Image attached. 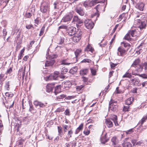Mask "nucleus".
<instances>
[{
  "mask_svg": "<svg viewBox=\"0 0 147 147\" xmlns=\"http://www.w3.org/2000/svg\"><path fill=\"white\" fill-rule=\"evenodd\" d=\"M105 7L103 6H101L100 4L98 5L95 7V9H96V10L97 11H98L100 9L103 8H104Z\"/></svg>",
  "mask_w": 147,
  "mask_h": 147,
  "instance_id": "37",
  "label": "nucleus"
},
{
  "mask_svg": "<svg viewBox=\"0 0 147 147\" xmlns=\"http://www.w3.org/2000/svg\"><path fill=\"white\" fill-rule=\"evenodd\" d=\"M78 68L77 67H74L70 70L69 72L73 74L76 72Z\"/></svg>",
  "mask_w": 147,
  "mask_h": 147,
  "instance_id": "28",
  "label": "nucleus"
},
{
  "mask_svg": "<svg viewBox=\"0 0 147 147\" xmlns=\"http://www.w3.org/2000/svg\"><path fill=\"white\" fill-rule=\"evenodd\" d=\"M80 19L78 18V16H75L74 17L72 22H74V23H75L77 22Z\"/></svg>",
  "mask_w": 147,
  "mask_h": 147,
  "instance_id": "40",
  "label": "nucleus"
},
{
  "mask_svg": "<svg viewBox=\"0 0 147 147\" xmlns=\"http://www.w3.org/2000/svg\"><path fill=\"white\" fill-rule=\"evenodd\" d=\"M55 62V60L54 58L51 59H49L48 61H47L45 64L46 67H48L50 66H52L53 65Z\"/></svg>",
  "mask_w": 147,
  "mask_h": 147,
  "instance_id": "15",
  "label": "nucleus"
},
{
  "mask_svg": "<svg viewBox=\"0 0 147 147\" xmlns=\"http://www.w3.org/2000/svg\"><path fill=\"white\" fill-rule=\"evenodd\" d=\"M58 3L57 2H55L53 3L54 8L55 9L58 8Z\"/></svg>",
  "mask_w": 147,
  "mask_h": 147,
  "instance_id": "50",
  "label": "nucleus"
},
{
  "mask_svg": "<svg viewBox=\"0 0 147 147\" xmlns=\"http://www.w3.org/2000/svg\"><path fill=\"white\" fill-rule=\"evenodd\" d=\"M111 141L114 147H119V145L117 144L118 140L116 137H113L111 139Z\"/></svg>",
  "mask_w": 147,
  "mask_h": 147,
  "instance_id": "17",
  "label": "nucleus"
},
{
  "mask_svg": "<svg viewBox=\"0 0 147 147\" xmlns=\"http://www.w3.org/2000/svg\"><path fill=\"white\" fill-rule=\"evenodd\" d=\"M60 63L61 64L64 65H69L72 63L68 58L62 60Z\"/></svg>",
  "mask_w": 147,
  "mask_h": 147,
  "instance_id": "16",
  "label": "nucleus"
},
{
  "mask_svg": "<svg viewBox=\"0 0 147 147\" xmlns=\"http://www.w3.org/2000/svg\"><path fill=\"white\" fill-rule=\"evenodd\" d=\"M117 102L116 101L113 100L112 99H111L109 102V105H117Z\"/></svg>",
  "mask_w": 147,
  "mask_h": 147,
  "instance_id": "48",
  "label": "nucleus"
},
{
  "mask_svg": "<svg viewBox=\"0 0 147 147\" xmlns=\"http://www.w3.org/2000/svg\"><path fill=\"white\" fill-rule=\"evenodd\" d=\"M9 81L7 82L6 83V84L5 86V87L8 90H9Z\"/></svg>",
  "mask_w": 147,
  "mask_h": 147,
  "instance_id": "52",
  "label": "nucleus"
},
{
  "mask_svg": "<svg viewBox=\"0 0 147 147\" xmlns=\"http://www.w3.org/2000/svg\"><path fill=\"white\" fill-rule=\"evenodd\" d=\"M83 132L84 134L86 135H88L89 134L90 131L89 130H85Z\"/></svg>",
  "mask_w": 147,
  "mask_h": 147,
  "instance_id": "62",
  "label": "nucleus"
},
{
  "mask_svg": "<svg viewBox=\"0 0 147 147\" xmlns=\"http://www.w3.org/2000/svg\"><path fill=\"white\" fill-rule=\"evenodd\" d=\"M85 51L87 52L90 51L91 53H93L94 50L90 46H88L85 49Z\"/></svg>",
  "mask_w": 147,
  "mask_h": 147,
  "instance_id": "33",
  "label": "nucleus"
},
{
  "mask_svg": "<svg viewBox=\"0 0 147 147\" xmlns=\"http://www.w3.org/2000/svg\"><path fill=\"white\" fill-rule=\"evenodd\" d=\"M82 34V32L81 31H79V34H78L77 35L74 36L72 38V41L75 42L79 41L81 38Z\"/></svg>",
  "mask_w": 147,
  "mask_h": 147,
  "instance_id": "10",
  "label": "nucleus"
},
{
  "mask_svg": "<svg viewBox=\"0 0 147 147\" xmlns=\"http://www.w3.org/2000/svg\"><path fill=\"white\" fill-rule=\"evenodd\" d=\"M33 14L30 12H26L25 14V16L27 18H30Z\"/></svg>",
  "mask_w": 147,
  "mask_h": 147,
  "instance_id": "44",
  "label": "nucleus"
},
{
  "mask_svg": "<svg viewBox=\"0 0 147 147\" xmlns=\"http://www.w3.org/2000/svg\"><path fill=\"white\" fill-rule=\"evenodd\" d=\"M136 31L135 30H131V31H130V32H129V33H130V34L132 37H134L136 36Z\"/></svg>",
  "mask_w": 147,
  "mask_h": 147,
  "instance_id": "41",
  "label": "nucleus"
},
{
  "mask_svg": "<svg viewBox=\"0 0 147 147\" xmlns=\"http://www.w3.org/2000/svg\"><path fill=\"white\" fill-rule=\"evenodd\" d=\"M147 119V116H146L144 117L141 119V123L143 124L146 120Z\"/></svg>",
  "mask_w": 147,
  "mask_h": 147,
  "instance_id": "54",
  "label": "nucleus"
},
{
  "mask_svg": "<svg viewBox=\"0 0 147 147\" xmlns=\"http://www.w3.org/2000/svg\"><path fill=\"white\" fill-rule=\"evenodd\" d=\"M73 143V142H71L69 143H66L65 144L66 145L65 147H70V146H72Z\"/></svg>",
  "mask_w": 147,
  "mask_h": 147,
  "instance_id": "51",
  "label": "nucleus"
},
{
  "mask_svg": "<svg viewBox=\"0 0 147 147\" xmlns=\"http://www.w3.org/2000/svg\"><path fill=\"white\" fill-rule=\"evenodd\" d=\"M45 27L44 26H43L40 31L39 35L40 36H42L44 33V32L45 30Z\"/></svg>",
  "mask_w": 147,
  "mask_h": 147,
  "instance_id": "47",
  "label": "nucleus"
},
{
  "mask_svg": "<svg viewBox=\"0 0 147 147\" xmlns=\"http://www.w3.org/2000/svg\"><path fill=\"white\" fill-rule=\"evenodd\" d=\"M99 2L98 0H88L85 1L83 4V6L86 8L91 7Z\"/></svg>",
  "mask_w": 147,
  "mask_h": 147,
  "instance_id": "2",
  "label": "nucleus"
},
{
  "mask_svg": "<svg viewBox=\"0 0 147 147\" xmlns=\"http://www.w3.org/2000/svg\"><path fill=\"white\" fill-rule=\"evenodd\" d=\"M106 125L109 128H110L113 127V124L112 121L110 119H106L105 121Z\"/></svg>",
  "mask_w": 147,
  "mask_h": 147,
  "instance_id": "19",
  "label": "nucleus"
},
{
  "mask_svg": "<svg viewBox=\"0 0 147 147\" xmlns=\"http://www.w3.org/2000/svg\"><path fill=\"white\" fill-rule=\"evenodd\" d=\"M5 94L6 96L8 97H12L13 96V94H10L9 92H6Z\"/></svg>",
  "mask_w": 147,
  "mask_h": 147,
  "instance_id": "55",
  "label": "nucleus"
},
{
  "mask_svg": "<svg viewBox=\"0 0 147 147\" xmlns=\"http://www.w3.org/2000/svg\"><path fill=\"white\" fill-rule=\"evenodd\" d=\"M33 104L36 107L39 106L40 108H44L46 106V105L44 103L37 100L34 101Z\"/></svg>",
  "mask_w": 147,
  "mask_h": 147,
  "instance_id": "12",
  "label": "nucleus"
},
{
  "mask_svg": "<svg viewBox=\"0 0 147 147\" xmlns=\"http://www.w3.org/2000/svg\"><path fill=\"white\" fill-rule=\"evenodd\" d=\"M136 67L137 68L136 69V71L138 72H141L142 70L143 67L140 65H138Z\"/></svg>",
  "mask_w": 147,
  "mask_h": 147,
  "instance_id": "35",
  "label": "nucleus"
},
{
  "mask_svg": "<svg viewBox=\"0 0 147 147\" xmlns=\"http://www.w3.org/2000/svg\"><path fill=\"white\" fill-rule=\"evenodd\" d=\"M54 86V84H49L46 86V90L47 92H49L52 91Z\"/></svg>",
  "mask_w": 147,
  "mask_h": 147,
  "instance_id": "14",
  "label": "nucleus"
},
{
  "mask_svg": "<svg viewBox=\"0 0 147 147\" xmlns=\"http://www.w3.org/2000/svg\"><path fill=\"white\" fill-rule=\"evenodd\" d=\"M106 134H105L103 137L101 138V142L102 143L105 144L108 141V139L106 138Z\"/></svg>",
  "mask_w": 147,
  "mask_h": 147,
  "instance_id": "29",
  "label": "nucleus"
},
{
  "mask_svg": "<svg viewBox=\"0 0 147 147\" xmlns=\"http://www.w3.org/2000/svg\"><path fill=\"white\" fill-rule=\"evenodd\" d=\"M64 41V38H60L57 41V43L59 45H62L63 44Z\"/></svg>",
  "mask_w": 147,
  "mask_h": 147,
  "instance_id": "34",
  "label": "nucleus"
},
{
  "mask_svg": "<svg viewBox=\"0 0 147 147\" xmlns=\"http://www.w3.org/2000/svg\"><path fill=\"white\" fill-rule=\"evenodd\" d=\"M134 24L136 25V27L139 28L141 30L145 28L146 26V24L145 21H141L140 19H136L135 20Z\"/></svg>",
  "mask_w": 147,
  "mask_h": 147,
  "instance_id": "1",
  "label": "nucleus"
},
{
  "mask_svg": "<svg viewBox=\"0 0 147 147\" xmlns=\"http://www.w3.org/2000/svg\"><path fill=\"white\" fill-rule=\"evenodd\" d=\"M144 4L143 3H138L136 5V7L140 10L142 11L143 10Z\"/></svg>",
  "mask_w": 147,
  "mask_h": 147,
  "instance_id": "21",
  "label": "nucleus"
},
{
  "mask_svg": "<svg viewBox=\"0 0 147 147\" xmlns=\"http://www.w3.org/2000/svg\"><path fill=\"white\" fill-rule=\"evenodd\" d=\"M88 69H85L80 70V75L83 76L86 75L88 73Z\"/></svg>",
  "mask_w": 147,
  "mask_h": 147,
  "instance_id": "27",
  "label": "nucleus"
},
{
  "mask_svg": "<svg viewBox=\"0 0 147 147\" xmlns=\"http://www.w3.org/2000/svg\"><path fill=\"white\" fill-rule=\"evenodd\" d=\"M91 62V60L89 59L86 58L84 59L82 61V63H90Z\"/></svg>",
  "mask_w": 147,
  "mask_h": 147,
  "instance_id": "43",
  "label": "nucleus"
},
{
  "mask_svg": "<svg viewBox=\"0 0 147 147\" xmlns=\"http://www.w3.org/2000/svg\"><path fill=\"white\" fill-rule=\"evenodd\" d=\"M140 81L138 78H134L131 79L130 80V83L134 85L138 84Z\"/></svg>",
  "mask_w": 147,
  "mask_h": 147,
  "instance_id": "20",
  "label": "nucleus"
},
{
  "mask_svg": "<svg viewBox=\"0 0 147 147\" xmlns=\"http://www.w3.org/2000/svg\"><path fill=\"white\" fill-rule=\"evenodd\" d=\"M131 77V73L128 72H126V73L123 76V78H130Z\"/></svg>",
  "mask_w": 147,
  "mask_h": 147,
  "instance_id": "38",
  "label": "nucleus"
},
{
  "mask_svg": "<svg viewBox=\"0 0 147 147\" xmlns=\"http://www.w3.org/2000/svg\"><path fill=\"white\" fill-rule=\"evenodd\" d=\"M26 67L25 66L24 68L22 67L19 69L18 71V74L20 75H22V79L23 80L25 77V72L26 71Z\"/></svg>",
  "mask_w": 147,
  "mask_h": 147,
  "instance_id": "13",
  "label": "nucleus"
},
{
  "mask_svg": "<svg viewBox=\"0 0 147 147\" xmlns=\"http://www.w3.org/2000/svg\"><path fill=\"white\" fill-rule=\"evenodd\" d=\"M66 96V95L62 94L57 96L56 97V100L57 101H61V99H62L63 98L65 97Z\"/></svg>",
  "mask_w": 147,
  "mask_h": 147,
  "instance_id": "32",
  "label": "nucleus"
},
{
  "mask_svg": "<svg viewBox=\"0 0 147 147\" xmlns=\"http://www.w3.org/2000/svg\"><path fill=\"white\" fill-rule=\"evenodd\" d=\"M29 11H30V12L32 13L33 15H34L35 11V5H32L31 7L30 8Z\"/></svg>",
  "mask_w": 147,
  "mask_h": 147,
  "instance_id": "39",
  "label": "nucleus"
},
{
  "mask_svg": "<svg viewBox=\"0 0 147 147\" xmlns=\"http://www.w3.org/2000/svg\"><path fill=\"white\" fill-rule=\"evenodd\" d=\"M118 106L117 105H109V110L110 111L115 112L117 110Z\"/></svg>",
  "mask_w": 147,
  "mask_h": 147,
  "instance_id": "18",
  "label": "nucleus"
},
{
  "mask_svg": "<svg viewBox=\"0 0 147 147\" xmlns=\"http://www.w3.org/2000/svg\"><path fill=\"white\" fill-rule=\"evenodd\" d=\"M133 132L132 129H130L128 130L125 131L126 134H131Z\"/></svg>",
  "mask_w": 147,
  "mask_h": 147,
  "instance_id": "49",
  "label": "nucleus"
},
{
  "mask_svg": "<svg viewBox=\"0 0 147 147\" xmlns=\"http://www.w3.org/2000/svg\"><path fill=\"white\" fill-rule=\"evenodd\" d=\"M81 52V50L80 49H77L75 52L76 55V59L78 58V56H79Z\"/></svg>",
  "mask_w": 147,
  "mask_h": 147,
  "instance_id": "30",
  "label": "nucleus"
},
{
  "mask_svg": "<svg viewBox=\"0 0 147 147\" xmlns=\"http://www.w3.org/2000/svg\"><path fill=\"white\" fill-rule=\"evenodd\" d=\"M130 33H129V32L128 33H127L125 36V40H131V38H130Z\"/></svg>",
  "mask_w": 147,
  "mask_h": 147,
  "instance_id": "42",
  "label": "nucleus"
},
{
  "mask_svg": "<svg viewBox=\"0 0 147 147\" xmlns=\"http://www.w3.org/2000/svg\"><path fill=\"white\" fill-rule=\"evenodd\" d=\"M134 98L132 97H130L127 98L126 100V104L128 105L131 104L133 101Z\"/></svg>",
  "mask_w": 147,
  "mask_h": 147,
  "instance_id": "24",
  "label": "nucleus"
},
{
  "mask_svg": "<svg viewBox=\"0 0 147 147\" xmlns=\"http://www.w3.org/2000/svg\"><path fill=\"white\" fill-rule=\"evenodd\" d=\"M7 32L6 31V29H4L3 30V36L4 37V38H5V36L7 34Z\"/></svg>",
  "mask_w": 147,
  "mask_h": 147,
  "instance_id": "59",
  "label": "nucleus"
},
{
  "mask_svg": "<svg viewBox=\"0 0 147 147\" xmlns=\"http://www.w3.org/2000/svg\"><path fill=\"white\" fill-rule=\"evenodd\" d=\"M65 114L67 115H69V111L68 109H66L65 110L64 112Z\"/></svg>",
  "mask_w": 147,
  "mask_h": 147,
  "instance_id": "64",
  "label": "nucleus"
},
{
  "mask_svg": "<svg viewBox=\"0 0 147 147\" xmlns=\"http://www.w3.org/2000/svg\"><path fill=\"white\" fill-rule=\"evenodd\" d=\"M83 123H81L79 127L77 128V129L78 130H79L80 131L83 128Z\"/></svg>",
  "mask_w": 147,
  "mask_h": 147,
  "instance_id": "63",
  "label": "nucleus"
},
{
  "mask_svg": "<svg viewBox=\"0 0 147 147\" xmlns=\"http://www.w3.org/2000/svg\"><path fill=\"white\" fill-rule=\"evenodd\" d=\"M91 71L92 74L95 75L96 74V71L95 69L91 68Z\"/></svg>",
  "mask_w": 147,
  "mask_h": 147,
  "instance_id": "61",
  "label": "nucleus"
},
{
  "mask_svg": "<svg viewBox=\"0 0 147 147\" xmlns=\"http://www.w3.org/2000/svg\"><path fill=\"white\" fill-rule=\"evenodd\" d=\"M58 132L59 133V134L60 135V134L62 133V128L61 126H58Z\"/></svg>",
  "mask_w": 147,
  "mask_h": 147,
  "instance_id": "57",
  "label": "nucleus"
},
{
  "mask_svg": "<svg viewBox=\"0 0 147 147\" xmlns=\"http://www.w3.org/2000/svg\"><path fill=\"white\" fill-rule=\"evenodd\" d=\"M59 29H67V27L66 26L62 25L59 26Z\"/></svg>",
  "mask_w": 147,
  "mask_h": 147,
  "instance_id": "60",
  "label": "nucleus"
},
{
  "mask_svg": "<svg viewBox=\"0 0 147 147\" xmlns=\"http://www.w3.org/2000/svg\"><path fill=\"white\" fill-rule=\"evenodd\" d=\"M143 141L142 140L139 141L137 142L136 143V145H141L142 144H143Z\"/></svg>",
  "mask_w": 147,
  "mask_h": 147,
  "instance_id": "58",
  "label": "nucleus"
},
{
  "mask_svg": "<svg viewBox=\"0 0 147 147\" xmlns=\"http://www.w3.org/2000/svg\"><path fill=\"white\" fill-rule=\"evenodd\" d=\"M140 62V60L139 59H136L131 65V66L136 67L137 66H138V65H139L138 64Z\"/></svg>",
  "mask_w": 147,
  "mask_h": 147,
  "instance_id": "26",
  "label": "nucleus"
},
{
  "mask_svg": "<svg viewBox=\"0 0 147 147\" xmlns=\"http://www.w3.org/2000/svg\"><path fill=\"white\" fill-rule=\"evenodd\" d=\"M125 52V50L123 48L119 47L118 49L117 54L118 56H123Z\"/></svg>",
  "mask_w": 147,
  "mask_h": 147,
  "instance_id": "9",
  "label": "nucleus"
},
{
  "mask_svg": "<svg viewBox=\"0 0 147 147\" xmlns=\"http://www.w3.org/2000/svg\"><path fill=\"white\" fill-rule=\"evenodd\" d=\"M111 119L113 121L116 126L118 125V124L117 122V116L115 115H112L111 117Z\"/></svg>",
  "mask_w": 147,
  "mask_h": 147,
  "instance_id": "23",
  "label": "nucleus"
},
{
  "mask_svg": "<svg viewBox=\"0 0 147 147\" xmlns=\"http://www.w3.org/2000/svg\"><path fill=\"white\" fill-rule=\"evenodd\" d=\"M68 69L64 67L61 69V73L62 74H65L67 72Z\"/></svg>",
  "mask_w": 147,
  "mask_h": 147,
  "instance_id": "36",
  "label": "nucleus"
},
{
  "mask_svg": "<svg viewBox=\"0 0 147 147\" xmlns=\"http://www.w3.org/2000/svg\"><path fill=\"white\" fill-rule=\"evenodd\" d=\"M60 88V86H57L55 87L54 92L55 95H57V94L61 92Z\"/></svg>",
  "mask_w": 147,
  "mask_h": 147,
  "instance_id": "31",
  "label": "nucleus"
},
{
  "mask_svg": "<svg viewBox=\"0 0 147 147\" xmlns=\"http://www.w3.org/2000/svg\"><path fill=\"white\" fill-rule=\"evenodd\" d=\"M84 24L86 27L88 29H92L94 25L93 22L89 19H87L84 21Z\"/></svg>",
  "mask_w": 147,
  "mask_h": 147,
  "instance_id": "5",
  "label": "nucleus"
},
{
  "mask_svg": "<svg viewBox=\"0 0 147 147\" xmlns=\"http://www.w3.org/2000/svg\"><path fill=\"white\" fill-rule=\"evenodd\" d=\"M75 10L77 13L81 16H83L84 15V13L81 5L79 4L77 5L76 7Z\"/></svg>",
  "mask_w": 147,
  "mask_h": 147,
  "instance_id": "7",
  "label": "nucleus"
},
{
  "mask_svg": "<svg viewBox=\"0 0 147 147\" xmlns=\"http://www.w3.org/2000/svg\"><path fill=\"white\" fill-rule=\"evenodd\" d=\"M83 22L80 19L79 20V21L76 23L77 27H79L81 26L82 24H83Z\"/></svg>",
  "mask_w": 147,
  "mask_h": 147,
  "instance_id": "45",
  "label": "nucleus"
},
{
  "mask_svg": "<svg viewBox=\"0 0 147 147\" xmlns=\"http://www.w3.org/2000/svg\"><path fill=\"white\" fill-rule=\"evenodd\" d=\"M73 17V15L71 13H69L65 16L63 18L61 21L66 22L70 21Z\"/></svg>",
  "mask_w": 147,
  "mask_h": 147,
  "instance_id": "8",
  "label": "nucleus"
},
{
  "mask_svg": "<svg viewBox=\"0 0 147 147\" xmlns=\"http://www.w3.org/2000/svg\"><path fill=\"white\" fill-rule=\"evenodd\" d=\"M73 133V132L71 129L68 132L67 135L66 136V138H65V139H66L67 141H69V139L72 137V135Z\"/></svg>",
  "mask_w": 147,
  "mask_h": 147,
  "instance_id": "22",
  "label": "nucleus"
},
{
  "mask_svg": "<svg viewBox=\"0 0 147 147\" xmlns=\"http://www.w3.org/2000/svg\"><path fill=\"white\" fill-rule=\"evenodd\" d=\"M124 106V108L123 109V110L125 111H128V109L129 108V107L128 106Z\"/></svg>",
  "mask_w": 147,
  "mask_h": 147,
  "instance_id": "56",
  "label": "nucleus"
},
{
  "mask_svg": "<svg viewBox=\"0 0 147 147\" xmlns=\"http://www.w3.org/2000/svg\"><path fill=\"white\" fill-rule=\"evenodd\" d=\"M59 72L57 71H55L53 74H51L48 76L47 77L45 78L46 80H57L59 77Z\"/></svg>",
  "mask_w": 147,
  "mask_h": 147,
  "instance_id": "4",
  "label": "nucleus"
},
{
  "mask_svg": "<svg viewBox=\"0 0 147 147\" xmlns=\"http://www.w3.org/2000/svg\"><path fill=\"white\" fill-rule=\"evenodd\" d=\"M9 0H0V8L3 9L7 5Z\"/></svg>",
  "mask_w": 147,
  "mask_h": 147,
  "instance_id": "11",
  "label": "nucleus"
},
{
  "mask_svg": "<svg viewBox=\"0 0 147 147\" xmlns=\"http://www.w3.org/2000/svg\"><path fill=\"white\" fill-rule=\"evenodd\" d=\"M29 105L30 106V108L29 109V111L30 112H31L32 111L34 110V108L33 106L31 103L29 102Z\"/></svg>",
  "mask_w": 147,
  "mask_h": 147,
  "instance_id": "46",
  "label": "nucleus"
},
{
  "mask_svg": "<svg viewBox=\"0 0 147 147\" xmlns=\"http://www.w3.org/2000/svg\"><path fill=\"white\" fill-rule=\"evenodd\" d=\"M139 76L143 78H147V74H141L139 75Z\"/></svg>",
  "mask_w": 147,
  "mask_h": 147,
  "instance_id": "53",
  "label": "nucleus"
},
{
  "mask_svg": "<svg viewBox=\"0 0 147 147\" xmlns=\"http://www.w3.org/2000/svg\"><path fill=\"white\" fill-rule=\"evenodd\" d=\"M122 144L123 147H132L131 144L129 142L124 141Z\"/></svg>",
  "mask_w": 147,
  "mask_h": 147,
  "instance_id": "25",
  "label": "nucleus"
},
{
  "mask_svg": "<svg viewBox=\"0 0 147 147\" xmlns=\"http://www.w3.org/2000/svg\"><path fill=\"white\" fill-rule=\"evenodd\" d=\"M76 30V28L73 26L69 27L67 29L66 34L70 36L73 35L75 34Z\"/></svg>",
  "mask_w": 147,
  "mask_h": 147,
  "instance_id": "6",
  "label": "nucleus"
},
{
  "mask_svg": "<svg viewBox=\"0 0 147 147\" xmlns=\"http://www.w3.org/2000/svg\"><path fill=\"white\" fill-rule=\"evenodd\" d=\"M40 10L43 13H45L49 11V6L46 2L43 1L41 4L40 7Z\"/></svg>",
  "mask_w": 147,
  "mask_h": 147,
  "instance_id": "3",
  "label": "nucleus"
}]
</instances>
